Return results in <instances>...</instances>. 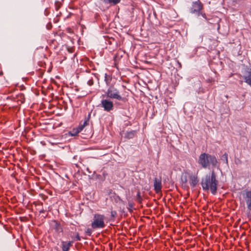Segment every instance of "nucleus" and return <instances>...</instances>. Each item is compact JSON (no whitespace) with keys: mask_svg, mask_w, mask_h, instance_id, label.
<instances>
[{"mask_svg":"<svg viewBox=\"0 0 251 251\" xmlns=\"http://www.w3.org/2000/svg\"><path fill=\"white\" fill-rule=\"evenodd\" d=\"M138 196L140 197V193H138Z\"/></svg>","mask_w":251,"mask_h":251,"instance_id":"23","label":"nucleus"},{"mask_svg":"<svg viewBox=\"0 0 251 251\" xmlns=\"http://www.w3.org/2000/svg\"><path fill=\"white\" fill-rule=\"evenodd\" d=\"M75 240H76V241H80V236L79 235V234L78 233L76 234V236H75Z\"/></svg>","mask_w":251,"mask_h":251,"instance_id":"19","label":"nucleus"},{"mask_svg":"<svg viewBox=\"0 0 251 251\" xmlns=\"http://www.w3.org/2000/svg\"><path fill=\"white\" fill-rule=\"evenodd\" d=\"M88 83H89V85H91L92 84V82H89Z\"/></svg>","mask_w":251,"mask_h":251,"instance_id":"22","label":"nucleus"},{"mask_svg":"<svg viewBox=\"0 0 251 251\" xmlns=\"http://www.w3.org/2000/svg\"><path fill=\"white\" fill-rule=\"evenodd\" d=\"M88 125V121H85L83 124H80L76 128H77L78 130H79V131L80 132L83 129L84 127Z\"/></svg>","mask_w":251,"mask_h":251,"instance_id":"14","label":"nucleus"},{"mask_svg":"<svg viewBox=\"0 0 251 251\" xmlns=\"http://www.w3.org/2000/svg\"><path fill=\"white\" fill-rule=\"evenodd\" d=\"M199 182V179L197 175H193L190 176V183L192 187H195Z\"/></svg>","mask_w":251,"mask_h":251,"instance_id":"9","label":"nucleus"},{"mask_svg":"<svg viewBox=\"0 0 251 251\" xmlns=\"http://www.w3.org/2000/svg\"><path fill=\"white\" fill-rule=\"evenodd\" d=\"M106 95L108 98L119 100H123V98L121 96L119 91L113 86H110L107 89Z\"/></svg>","mask_w":251,"mask_h":251,"instance_id":"4","label":"nucleus"},{"mask_svg":"<svg viewBox=\"0 0 251 251\" xmlns=\"http://www.w3.org/2000/svg\"><path fill=\"white\" fill-rule=\"evenodd\" d=\"M3 74V73L2 71H0V76L1 75Z\"/></svg>","mask_w":251,"mask_h":251,"instance_id":"21","label":"nucleus"},{"mask_svg":"<svg viewBox=\"0 0 251 251\" xmlns=\"http://www.w3.org/2000/svg\"><path fill=\"white\" fill-rule=\"evenodd\" d=\"M101 107H102L104 110L109 112L113 110L114 108V104L113 101L110 100L103 99L101 101L100 103Z\"/></svg>","mask_w":251,"mask_h":251,"instance_id":"5","label":"nucleus"},{"mask_svg":"<svg viewBox=\"0 0 251 251\" xmlns=\"http://www.w3.org/2000/svg\"><path fill=\"white\" fill-rule=\"evenodd\" d=\"M223 159L225 160V162L226 164H228V155L226 153H225L222 156Z\"/></svg>","mask_w":251,"mask_h":251,"instance_id":"16","label":"nucleus"},{"mask_svg":"<svg viewBox=\"0 0 251 251\" xmlns=\"http://www.w3.org/2000/svg\"><path fill=\"white\" fill-rule=\"evenodd\" d=\"M136 134V131L131 130L130 131H127L126 132L125 134V137L127 139H131L134 137Z\"/></svg>","mask_w":251,"mask_h":251,"instance_id":"13","label":"nucleus"},{"mask_svg":"<svg viewBox=\"0 0 251 251\" xmlns=\"http://www.w3.org/2000/svg\"><path fill=\"white\" fill-rule=\"evenodd\" d=\"M120 0H108V2L111 3H113V4H116L119 3Z\"/></svg>","mask_w":251,"mask_h":251,"instance_id":"17","label":"nucleus"},{"mask_svg":"<svg viewBox=\"0 0 251 251\" xmlns=\"http://www.w3.org/2000/svg\"><path fill=\"white\" fill-rule=\"evenodd\" d=\"M52 226L57 234H59L63 232V228L61 226L60 224L56 221H53L52 222Z\"/></svg>","mask_w":251,"mask_h":251,"instance_id":"8","label":"nucleus"},{"mask_svg":"<svg viewBox=\"0 0 251 251\" xmlns=\"http://www.w3.org/2000/svg\"><path fill=\"white\" fill-rule=\"evenodd\" d=\"M181 180L183 183H186L187 181V176H182L181 177Z\"/></svg>","mask_w":251,"mask_h":251,"instance_id":"18","label":"nucleus"},{"mask_svg":"<svg viewBox=\"0 0 251 251\" xmlns=\"http://www.w3.org/2000/svg\"><path fill=\"white\" fill-rule=\"evenodd\" d=\"M154 189L156 193L161 191L162 182L161 178H155L153 183Z\"/></svg>","mask_w":251,"mask_h":251,"instance_id":"7","label":"nucleus"},{"mask_svg":"<svg viewBox=\"0 0 251 251\" xmlns=\"http://www.w3.org/2000/svg\"><path fill=\"white\" fill-rule=\"evenodd\" d=\"M198 163L203 168H206L210 165L213 167L217 166L218 161L214 155L202 153L199 157Z\"/></svg>","mask_w":251,"mask_h":251,"instance_id":"2","label":"nucleus"},{"mask_svg":"<svg viewBox=\"0 0 251 251\" xmlns=\"http://www.w3.org/2000/svg\"><path fill=\"white\" fill-rule=\"evenodd\" d=\"M105 216L100 214H95L94 215L91 226L93 229L103 228L105 226Z\"/></svg>","mask_w":251,"mask_h":251,"instance_id":"3","label":"nucleus"},{"mask_svg":"<svg viewBox=\"0 0 251 251\" xmlns=\"http://www.w3.org/2000/svg\"><path fill=\"white\" fill-rule=\"evenodd\" d=\"M202 4L199 0L194 2L191 8V13H194L200 12L202 8Z\"/></svg>","mask_w":251,"mask_h":251,"instance_id":"6","label":"nucleus"},{"mask_svg":"<svg viewBox=\"0 0 251 251\" xmlns=\"http://www.w3.org/2000/svg\"><path fill=\"white\" fill-rule=\"evenodd\" d=\"M245 82L251 87V71L248 72L247 75L244 76Z\"/></svg>","mask_w":251,"mask_h":251,"instance_id":"12","label":"nucleus"},{"mask_svg":"<svg viewBox=\"0 0 251 251\" xmlns=\"http://www.w3.org/2000/svg\"><path fill=\"white\" fill-rule=\"evenodd\" d=\"M201 186L204 190H210L215 195L217 192L218 181L216 179L215 172L212 171L211 174L207 175L201 180Z\"/></svg>","mask_w":251,"mask_h":251,"instance_id":"1","label":"nucleus"},{"mask_svg":"<svg viewBox=\"0 0 251 251\" xmlns=\"http://www.w3.org/2000/svg\"><path fill=\"white\" fill-rule=\"evenodd\" d=\"M111 216L114 217L115 216V215L116 214V213L115 211H112L111 212Z\"/></svg>","mask_w":251,"mask_h":251,"instance_id":"20","label":"nucleus"},{"mask_svg":"<svg viewBox=\"0 0 251 251\" xmlns=\"http://www.w3.org/2000/svg\"><path fill=\"white\" fill-rule=\"evenodd\" d=\"M80 132L76 127L73 128L71 131L69 132V134L72 136H75L77 135Z\"/></svg>","mask_w":251,"mask_h":251,"instance_id":"15","label":"nucleus"},{"mask_svg":"<svg viewBox=\"0 0 251 251\" xmlns=\"http://www.w3.org/2000/svg\"><path fill=\"white\" fill-rule=\"evenodd\" d=\"M72 245V242H62V249L63 251H69L70 248Z\"/></svg>","mask_w":251,"mask_h":251,"instance_id":"10","label":"nucleus"},{"mask_svg":"<svg viewBox=\"0 0 251 251\" xmlns=\"http://www.w3.org/2000/svg\"><path fill=\"white\" fill-rule=\"evenodd\" d=\"M247 204L248 208L251 210V190L246 192Z\"/></svg>","mask_w":251,"mask_h":251,"instance_id":"11","label":"nucleus"}]
</instances>
